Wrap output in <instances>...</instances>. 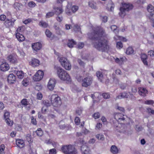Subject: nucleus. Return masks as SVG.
<instances>
[{"mask_svg": "<svg viewBox=\"0 0 154 154\" xmlns=\"http://www.w3.org/2000/svg\"><path fill=\"white\" fill-rule=\"evenodd\" d=\"M88 35L90 39L95 41L93 43L94 47L98 50L103 52L109 48V41L103 38L105 36V30L100 26L94 27L93 32Z\"/></svg>", "mask_w": 154, "mask_h": 154, "instance_id": "obj_1", "label": "nucleus"}, {"mask_svg": "<svg viewBox=\"0 0 154 154\" xmlns=\"http://www.w3.org/2000/svg\"><path fill=\"white\" fill-rule=\"evenodd\" d=\"M57 73L58 77L62 80L71 81V78L68 73L60 67L57 68Z\"/></svg>", "mask_w": 154, "mask_h": 154, "instance_id": "obj_2", "label": "nucleus"}, {"mask_svg": "<svg viewBox=\"0 0 154 154\" xmlns=\"http://www.w3.org/2000/svg\"><path fill=\"white\" fill-rule=\"evenodd\" d=\"M122 6L120 8V12L119 14L120 16L123 18L126 15V11H128L132 10L133 8L132 5L129 3H122Z\"/></svg>", "mask_w": 154, "mask_h": 154, "instance_id": "obj_3", "label": "nucleus"}, {"mask_svg": "<svg viewBox=\"0 0 154 154\" xmlns=\"http://www.w3.org/2000/svg\"><path fill=\"white\" fill-rule=\"evenodd\" d=\"M51 104L54 107H59L62 104L60 98L57 94H53L50 98Z\"/></svg>", "mask_w": 154, "mask_h": 154, "instance_id": "obj_4", "label": "nucleus"}, {"mask_svg": "<svg viewBox=\"0 0 154 154\" xmlns=\"http://www.w3.org/2000/svg\"><path fill=\"white\" fill-rule=\"evenodd\" d=\"M59 61L62 66L66 69L69 70L71 68L70 63L67 59L64 57H61L59 60Z\"/></svg>", "mask_w": 154, "mask_h": 154, "instance_id": "obj_5", "label": "nucleus"}, {"mask_svg": "<svg viewBox=\"0 0 154 154\" xmlns=\"http://www.w3.org/2000/svg\"><path fill=\"white\" fill-rule=\"evenodd\" d=\"M62 152L65 154H72L76 151L73 149V146L71 145H64L61 148Z\"/></svg>", "mask_w": 154, "mask_h": 154, "instance_id": "obj_6", "label": "nucleus"}, {"mask_svg": "<svg viewBox=\"0 0 154 154\" xmlns=\"http://www.w3.org/2000/svg\"><path fill=\"white\" fill-rule=\"evenodd\" d=\"M93 78L90 76H88L82 80V86L87 88L90 86L92 83Z\"/></svg>", "mask_w": 154, "mask_h": 154, "instance_id": "obj_7", "label": "nucleus"}, {"mask_svg": "<svg viewBox=\"0 0 154 154\" xmlns=\"http://www.w3.org/2000/svg\"><path fill=\"white\" fill-rule=\"evenodd\" d=\"M147 10L150 13L149 17L152 23V26L154 27V7L151 5H149L147 7Z\"/></svg>", "mask_w": 154, "mask_h": 154, "instance_id": "obj_8", "label": "nucleus"}, {"mask_svg": "<svg viewBox=\"0 0 154 154\" xmlns=\"http://www.w3.org/2000/svg\"><path fill=\"white\" fill-rule=\"evenodd\" d=\"M124 115L119 113H116L114 114L115 119L117 120L120 125L123 124L125 122V119L124 116Z\"/></svg>", "mask_w": 154, "mask_h": 154, "instance_id": "obj_9", "label": "nucleus"}, {"mask_svg": "<svg viewBox=\"0 0 154 154\" xmlns=\"http://www.w3.org/2000/svg\"><path fill=\"white\" fill-rule=\"evenodd\" d=\"M44 72L40 70L38 71L33 77V80L36 82L40 81L44 76Z\"/></svg>", "mask_w": 154, "mask_h": 154, "instance_id": "obj_10", "label": "nucleus"}, {"mask_svg": "<svg viewBox=\"0 0 154 154\" xmlns=\"http://www.w3.org/2000/svg\"><path fill=\"white\" fill-rule=\"evenodd\" d=\"M7 59L10 63H17V56L14 54L9 55L7 57Z\"/></svg>", "mask_w": 154, "mask_h": 154, "instance_id": "obj_11", "label": "nucleus"}, {"mask_svg": "<svg viewBox=\"0 0 154 154\" xmlns=\"http://www.w3.org/2000/svg\"><path fill=\"white\" fill-rule=\"evenodd\" d=\"M56 83V81L55 79L53 78L50 79L47 85L48 89L51 91H52L55 87Z\"/></svg>", "mask_w": 154, "mask_h": 154, "instance_id": "obj_12", "label": "nucleus"}, {"mask_svg": "<svg viewBox=\"0 0 154 154\" xmlns=\"http://www.w3.org/2000/svg\"><path fill=\"white\" fill-rule=\"evenodd\" d=\"M15 21V20H12L7 19L5 21L4 24L6 28H9L13 27L14 26Z\"/></svg>", "mask_w": 154, "mask_h": 154, "instance_id": "obj_13", "label": "nucleus"}, {"mask_svg": "<svg viewBox=\"0 0 154 154\" xmlns=\"http://www.w3.org/2000/svg\"><path fill=\"white\" fill-rule=\"evenodd\" d=\"M138 90L139 94L143 97H145L148 94V91L145 88L139 87Z\"/></svg>", "mask_w": 154, "mask_h": 154, "instance_id": "obj_14", "label": "nucleus"}, {"mask_svg": "<svg viewBox=\"0 0 154 154\" xmlns=\"http://www.w3.org/2000/svg\"><path fill=\"white\" fill-rule=\"evenodd\" d=\"M32 47L34 51H37L42 48V45L39 42H35L32 44Z\"/></svg>", "mask_w": 154, "mask_h": 154, "instance_id": "obj_15", "label": "nucleus"}, {"mask_svg": "<svg viewBox=\"0 0 154 154\" xmlns=\"http://www.w3.org/2000/svg\"><path fill=\"white\" fill-rule=\"evenodd\" d=\"M7 80L8 83L14 84L16 81V76L13 74H10L8 76Z\"/></svg>", "mask_w": 154, "mask_h": 154, "instance_id": "obj_16", "label": "nucleus"}, {"mask_svg": "<svg viewBox=\"0 0 154 154\" xmlns=\"http://www.w3.org/2000/svg\"><path fill=\"white\" fill-rule=\"evenodd\" d=\"M82 154H91L89 148L86 146H83L81 147Z\"/></svg>", "mask_w": 154, "mask_h": 154, "instance_id": "obj_17", "label": "nucleus"}, {"mask_svg": "<svg viewBox=\"0 0 154 154\" xmlns=\"http://www.w3.org/2000/svg\"><path fill=\"white\" fill-rule=\"evenodd\" d=\"M15 36L20 42H23L25 39V38L24 35L20 33L16 32V33H15Z\"/></svg>", "mask_w": 154, "mask_h": 154, "instance_id": "obj_18", "label": "nucleus"}, {"mask_svg": "<svg viewBox=\"0 0 154 154\" xmlns=\"http://www.w3.org/2000/svg\"><path fill=\"white\" fill-rule=\"evenodd\" d=\"M9 69V65L7 63H2L0 66V69L3 71H7Z\"/></svg>", "mask_w": 154, "mask_h": 154, "instance_id": "obj_19", "label": "nucleus"}, {"mask_svg": "<svg viewBox=\"0 0 154 154\" xmlns=\"http://www.w3.org/2000/svg\"><path fill=\"white\" fill-rule=\"evenodd\" d=\"M16 145L20 148H22L24 146L25 143L23 140L18 139L16 140Z\"/></svg>", "mask_w": 154, "mask_h": 154, "instance_id": "obj_20", "label": "nucleus"}, {"mask_svg": "<svg viewBox=\"0 0 154 154\" xmlns=\"http://www.w3.org/2000/svg\"><path fill=\"white\" fill-rule=\"evenodd\" d=\"M53 9L55 10V13L56 15H59L62 13L63 11L62 5L59 7H53Z\"/></svg>", "mask_w": 154, "mask_h": 154, "instance_id": "obj_21", "label": "nucleus"}, {"mask_svg": "<svg viewBox=\"0 0 154 154\" xmlns=\"http://www.w3.org/2000/svg\"><path fill=\"white\" fill-rule=\"evenodd\" d=\"M39 63L40 61L38 60L33 58L30 64L33 67H36L39 65Z\"/></svg>", "mask_w": 154, "mask_h": 154, "instance_id": "obj_22", "label": "nucleus"}, {"mask_svg": "<svg viewBox=\"0 0 154 154\" xmlns=\"http://www.w3.org/2000/svg\"><path fill=\"white\" fill-rule=\"evenodd\" d=\"M141 58L143 64L145 65H147L148 62L146 60L147 59V55L145 54H142L141 55Z\"/></svg>", "mask_w": 154, "mask_h": 154, "instance_id": "obj_23", "label": "nucleus"}, {"mask_svg": "<svg viewBox=\"0 0 154 154\" xmlns=\"http://www.w3.org/2000/svg\"><path fill=\"white\" fill-rule=\"evenodd\" d=\"M76 44V42L73 39H69L67 43V45L69 48H72Z\"/></svg>", "mask_w": 154, "mask_h": 154, "instance_id": "obj_24", "label": "nucleus"}, {"mask_svg": "<svg viewBox=\"0 0 154 154\" xmlns=\"http://www.w3.org/2000/svg\"><path fill=\"white\" fill-rule=\"evenodd\" d=\"M96 74L98 79L101 82H102L104 81V78L103 77L102 72L99 71L97 72Z\"/></svg>", "mask_w": 154, "mask_h": 154, "instance_id": "obj_25", "label": "nucleus"}, {"mask_svg": "<svg viewBox=\"0 0 154 154\" xmlns=\"http://www.w3.org/2000/svg\"><path fill=\"white\" fill-rule=\"evenodd\" d=\"M14 72L16 74L19 79H23L24 77V73L22 71H14Z\"/></svg>", "mask_w": 154, "mask_h": 154, "instance_id": "obj_26", "label": "nucleus"}, {"mask_svg": "<svg viewBox=\"0 0 154 154\" xmlns=\"http://www.w3.org/2000/svg\"><path fill=\"white\" fill-rule=\"evenodd\" d=\"M129 95L127 93L123 92L120 95H118L116 98V99H121L124 98H128Z\"/></svg>", "mask_w": 154, "mask_h": 154, "instance_id": "obj_27", "label": "nucleus"}, {"mask_svg": "<svg viewBox=\"0 0 154 154\" xmlns=\"http://www.w3.org/2000/svg\"><path fill=\"white\" fill-rule=\"evenodd\" d=\"M110 151L113 154H117L119 152L117 147L115 145H112L111 146Z\"/></svg>", "mask_w": 154, "mask_h": 154, "instance_id": "obj_28", "label": "nucleus"}, {"mask_svg": "<svg viewBox=\"0 0 154 154\" xmlns=\"http://www.w3.org/2000/svg\"><path fill=\"white\" fill-rule=\"evenodd\" d=\"M54 27L56 30L57 33L59 35H61L63 32L60 29V28L56 24H54Z\"/></svg>", "mask_w": 154, "mask_h": 154, "instance_id": "obj_29", "label": "nucleus"}, {"mask_svg": "<svg viewBox=\"0 0 154 154\" xmlns=\"http://www.w3.org/2000/svg\"><path fill=\"white\" fill-rule=\"evenodd\" d=\"M134 52L133 48L131 47H129L126 49V53L128 55L132 54Z\"/></svg>", "mask_w": 154, "mask_h": 154, "instance_id": "obj_30", "label": "nucleus"}, {"mask_svg": "<svg viewBox=\"0 0 154 154\" xmlns=\"http://www.w3.org/2000/svg\"><path fill=\"white\" fill-rule=\"evenodd\" d=\"M37 135L39 137H41L43 134V132L41 128H38L35 131Z\"/></svg>", "mask_w": 154, "mask_h": 154, "instance_id": "obj_31", "label": "nucleus"}, {"mask_svg": "<svg viewBox=\"0 0 154 154\" xmlns=\"http://www.w3.org/2000/svg\"><path fill=\"white\" fill-rule=\"evenodd\" d=\"M21 103L23 106H26L29 105V103L26 99H23L21 101Z\"/></svg>", "mask_w": 154, "mask_h": 154, "instance_id": "obj_32", "label": "nucleus"}, {"mask_svg": "<svg viewBox=\"0 0 154 154\" xmlns=\"http://www.w3.org/2000/svg\"><path fill=\"white\" fill-rule=\"evenodd\" d=\"M5 121L8 126L11 127L13 125V121H11L9 118L6 119L5 120Z\"/></svg>", "mask_w": 154, "mask_h": 154, "instance_id": "obj_33", "label": "nucleus"}, {"mask_svg": "<svg viewBox=\"0 0 154 154\" xmlns=\"http://www.w3.org/2000/svg\"><path fill=\"white\" fill-rule=\"evenodd\" d=\"M24 28L23 26L19 27L16 31L15 33H16V32L19 33H22L24 31Z\"/></svg>", "mask_w": 154, "mask_h": 154, "instance_id": "obj_34", "label": "nucleus"}, {"mask_svg": "<svg viewBox=\"0 0 154 154\" xmlns=\"http://www.w3.org/2000/svg\"><path fill=\"white\" fill-rule=\"evenodd\" d=\"M5 145L3 144H2L0 146V154H5Z\"/></svg>", "mask_w": 154, "mask_h": 154, "instance_id": "obj_35", "label": "nucleus"}, {"mask_svg": "<svg viewBox=\"0 0 154 154\" xmlns=\"http://www.w3.org/2000/svg\"><path fill=\"white\" fill-rule=\"evenodd\" d=\"M39 25L40 26L44 27L47 28L48 26V24L46 22L43 21H41L39 23Z\"/></svg>", "mask_w": 154, "mask_h": 154, "instance_id": "obj_36", "label": "nucleus"}, {"mask_svg": "<svg viewBox=\"0 0 154 154\" xmlns=\"http://www.w3.org/2000/svg\"><path fill=\"white\" fill-rule=\"evenodd\" d=\"M123 44L120 41L116 43V47L118 49H120L123 47Z\"/></svg>", "mask_w": 154, "mask_h": 154, "instance_id": "obj_37", "label": "nucleus"}, {"mask_svg": "<svg viewBox=\"0 0 154 154\" xmlns=\"http://www.w3.org/2000/svg\"><path fill=\"white\" fill-rule=\"evenodd\" d=\"M48 108L45 106H43L41 109V112L42 113L45 114L48 112Z\"/></svg>", "mask_w": 154, "mask_h": 154, "instance_id": "obj_38", "label": "nucleus"}, {"mask_svg": "<svg viewBox=\"0 0 154 154\" xmlns=\"http://www.w3.org/2000/svg\"><path fill=\"white\" fill-rule=\"evenodd\" d=\"M96 138L99 140H103L104 139V135L101 134H98L96 136Z\"/></svg>", "mask_w": 154, "mask_h": 154, "instance_id": "obj_39", "label": "nucleus"}, {"mask_svg": "<svg viewBox=\"0 0 154 154\" xmlns=\"http://www.w3.org/2000/svg\"><path fill=\"white\" fill-rule=\"evenodd\" d=\"M111 30L115 33L118 32V30L117 29V26L115 25H112L111 26Z\"/></svg>", "mask_w": 154, "mask_h": 154, "instance_id": "obj_40", "label": "nucleus"}, {"mask_svg": "<svg viewBox=\"0 0 154 154\" xmlns=\"http://www.w3.org/2000/svg\"><path fill=\"white\" fill-rule=\"evenodd\" d=\"M36 5V4L33 1H30L28 3V6L31 8L34 7Z\"/></svg>", "mask_w": 154, "mask_h": 154, "instance_id": "obj_41", "label": "nucleus"}, {"mask_svg": "<svg viewBox=\"0 0 154 154\" xmlns=\"http://www.w3.org/2000/svg\"><path fill=\"white\" fill-rule=\"evenodd\" d=\"M88 5L89 6L93 9H96L97 8V7L95 5V4H94L93 2H88Z\"/></svg>", "mask_w": 154, "mask_h": 154, "instance_id": "obj_42", "label": "nucleus"}, {"mask_svg": "<svg viewBox=\"0 0 154 154\" xmlns=\"http://www.w3.org/2000/svg\"><path fill=\"white\" fill-rule=\"evenodd\" d=\"M22 5L21 4L17 2H16L14 4V7L15 9L19 10L20 6Z\"/></svg>", "mask_w": 154, "mask_h": 154, "instance_id": "obj_43", "label": "nucleus"}, {"mask_svg": "<svg viewBox=\"0 0 154 154\" xmlns=\"http://www.w3.org/2000/svg\"><path fill=\"white\" fill-rule=\"evenodd\" d=\"M65 12L66 14L70 16L72 15V13L71 11V9L70 10L68 8H67L65 10Z\"/></svg>", "mask_w": 154, "mask_h": 154, "instance_id": "obj_44", "label": "nucleus"}, {"mask_svg": "<svg viewBox=\"0 0 154 154\" xmlns=\"http://www.w3.org/2000/svg\"><path fill=\"white\" fill-rule=\"evenodd\" d=\"M79 9V7L75 5L73 6L71 8V11L72 13H75Z\"/></svg>", "mask_w": 154, "mask_h": 154, "instance_id": "obj_45", "label": "nucleus"}, {"mask_svg": "<svg viewBox=\"0 0 154 154\" xmlns=\"http://www.w3.org/2000/svg\"><path fill=\"white\" fill-rule=\"evenodd\" d=\"M154 103V101L152 100H147L144 102V103L146 105H152Z\"/></svg>", "mask_w": 154, "mask_h": 154, "instance_id": "obj_46", "label": "nucleus"}, {"mask_svg": "<svg viewBox=\"0 0 154 154\" xmlns=\"http://www.w3.org/2000/svg\"><path fill=\"white\" fill-rule=\"evenodd\" d=\"M26 138L27 141L29 143H31L32 142V139L31 137V135L28 134L26 136Z\"/></svg>", "mask_w": 154, "mask_h": 154, "instance_id": "obj_47", "label": "nucleus"}, {"mask_svg": "<svg viewBox=\"0 0 154 154\" xmlns=\"http://www.w3.org/2000/svg\"><path fill=\"white\" fill-rule=\"evenodd\" d=\"M43 103L44 104V106H45L47 107L48 108V107L51 106V103H50L49 101L46 100H44L43 101Z\"/></svg>", "mask_w": 154, "mask_h": 154, "instance_id": "obj_48", "label": "nucleus"}, {"mask_svg": "<svg viewBox=\"0 0 154 154\" xmlns=\"http://www.w3.org/2000/svg\"><path fill=\"white\" fill-rule=\"evenodd\" d=\"M54 13L53 12H50L47 13L46 15V17L47 18H49L53 16L54 15Z\"/></svg>", "mask_w": 154, "mask_h": 154, "instance_id": "obj_49", "label": "nucleus"}, {"mask_svg": "<svg viewBox=\"0 0 154 154\" xmlns=\"http://www.w3.org/2000/svg\"><path fill=\"white\" fill-rule=\"evenodd\" d=\"M102 95L104 98L107 99L110 97V95L108 93H104L102 94Z\"/></svg>", "mask_w": 154, "mask_h": 154, "instance_id": "obj_50", "label": "nucleus"}, {"mask_svg": "<svg viewBox=\"0 0 154 154\" xmlns=\"http://www.w3.org/2000/svg\"><path fill=\"white\" fill-rule=\"evenodd\" d=\"M45 33L47 37L50 38L52 35V33L50 30L48 29H47L46 30Z\"/></svg>", "mask_w": 154, "mask_h": 154, "instance_id": "obj_51", "label": "nucleus"}, {"mask_svg": "<svg viewBox=\"0 0 154 154\" xmlns=\"http://www.w3.org/2000/svg\"><path fill=\"white\" fill-rule=\"evenodd\" d=\"M10 115V113L9 112H8L7 111H5L4 114V117L5 120L9 118Z\"/></svg>", "mask_w": 154, "mask_h": 154, "instance_id": "obj_52", "label": "nucleus"}, {"mask_svg": "<svg viewBox=\"0 0 154 154\" xmlns=\"http://www.w3.org/2000/svg\"><path fill=\"white\" fill-rule=\"evenodd\" d=\"M75 122L76 125H79L80 122V118L79 117H76L75 119Z\"/></svg>", "mask_w": 154, "mask_h": 154, "instance_id": "obj_53", "label": "nucleus"}, {"mask_svg": "<svg viewBox=\"0 0 154 154\" xmlns=\"http://www.w3.org/2000/svg\"><path fill=\"white\" fill-rule=\"evenodd\" d=\"M93 116L95 119H97L100 117V114L99 112H96L93 115Z\"/></svg>", "mask_w": 154, "mask_h": 154, "instance_id": "obj_54", "label": "nucleus"}, {"mask_svg": "<svg viewBox=\"0 0 154 154\" xmlns=\"http://www.w3.org/2000/svg\"><path fill=\"white\" fill-rule=\"evenodd\" d=\"M31 122L34 125H36L37 124V122L36 119L33 116L31 117Z\"/></svg>", "mask_w": 154, "mask_h": 154, "instance_id": "obj_55", "label": "nucleus"}, {"mask_svg": "<svg viewBox=\"0 0 154 154\" xmlns=\"http://www.w3.org/2000/svg\"><path fill=\"white\" fill-rule=\"evenodd\" d=\"M147 112L148 113H151L152 114H154V110L150 108H148L146 109Z\"/></svg>", "mask_w": 154, "mask_h": 154, "instance_id": "obj_56", "label": "nucleus"}, {"mask_svg": "<svg viewBox=\"0 0 154 154\" xmlns=\"http://www.w3.org/2000/svg\"><path fill=\"white\" fill-rule=\"evenodd\" d=\"M57 151L55 149L53 148L49 150V154H56Z\"/></svg>", "mask_w": 154, "mask_h": 154, "instance_id": "obj_57", "label": "nucleus"}, {"mask_svg": "<svg viewBox=\"0 0 154 154\" xmlns=\"http://www.w3.org/2000/svg\"><path fill=\"white\" fill-rule=\"evenodd\" d=\"M6 17L4 14H1L0 15V20L4 21L6 19Z\"/></svg>", "mask_w": 154, "mask_h": 154, "instance_id": "obj_58", "label": "nucleus"}, {"mask_svg": "<svg viewBox=\"0 0 154 154\" xmlns=\"http://www.w3.org/2000/svg\"><path fill=\"white\" fill-rule=\"evenodd\" d=\"M32 21V20L31 18H28L25 20L23 21V23L25 24H27L28 23H30Z\"/></svg>", "mask_w": 154, "mask_h": 154, "instance_id": "obj_59", "label": "nucleus"}, {"mask_svg": "<svg viewBox=\"0 0 154 154\" xmlns=\"http://www.w3.org/2000/svg\"><path fill=\"white\" fill-rule=\"evenodd\" d=\"M148 54L151 57H153L154 56V51L150 50L149 51H148Z\"/></svg>", "mask_w": 154, "mask_h": 154, "instance_id": "obj_60", "label": "nucleus"}, {"mask_svg": "<svg viewBox=\"0 0 154 154\" xmlns=\"http://www.w3.org/2000/svg\"><path fill=\"white\" fill-rule=\"evenodd\" d=\"M23 85L25 86H27L28 85V82L26 79H24L22 82Z\"/></svg>", "mask_w": 154, "mask_h": 154, "instance_id": "obj_61", "label": "nucleus"}, {"mask_svg": "<svg viewBox=\"0 0 154 154\" xmlns=\"http://www.w3.org/2000/svg\"><path fill=\"white\" fill-rule=\"evenodd\" d=\"M119 38L120 40L124 42H127L128 40L122 36H119Z\"/></svg>", "mask_w": 154, "mask_h": 154, "instance_id": "obj_62", "label": "nucleus"}, {"mask_svg": "<svg viewBox=\"0 0 154 154\" xmlns=\"http://www.w3.org/2000/svg\"><path fill=\"white\" fill-rule=\"evenodd\" d=\"M84 46V44L83 42L79 43L78 45V48L79 49H82Z\"/></svg>", "mask_w": 154, "mask_h": 154, "instance_id": "obj_63", "label": "nucleus"}, {"mask_svg": "<svg viewBox=\"0 0 154 154\" xmlns=\"http://www.w3.org/2000/svg\"><path fill=\"white\" fill-rule=\"evenodd\" d=\"M37 97L38 99L41 100L42 98V95L41 93L39 92L37 94Z\"/></svg>", "mask_w": 154, "mask_h": 154, "instance_id": "obj_64", "label": "nucleus"}]
</instances>
